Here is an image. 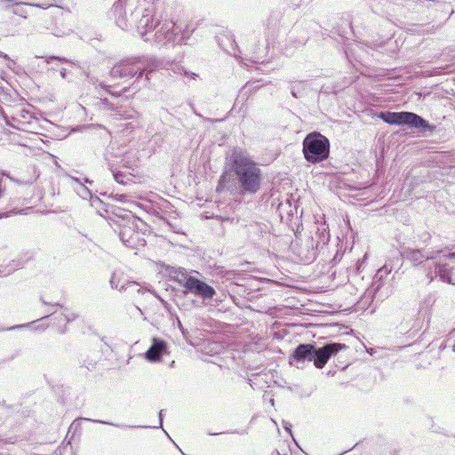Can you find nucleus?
Here are the masks:
<instances>
[{
  "label": "nucleus",
  "instance_id": "5701e85b",
  "mask_svg": "<svg viewBox=\"0 0 455 455\" xmlns=\"http://www.w3.org/2000/svg\"><path fill=\"white\" fill-rule=\"evenodd\" d=\"M85 420H90V419H84ZM91 421L96 422V423H101V424H107L111 425L119 428H130V427H137L136 426H130L126 424H117V423H112L103 420H98V419H91ZM138 427H140V426ZM142 427H148V426H143Z\"/></svg>",
  "mask_w": 455,
  "mask_h": 455
},
{
  "label": "nucleus",
  "instance_id": "4c0bfd02",
  "mask_svg": "<svg viewBox=\"0 0 455 455\" xmlns=\"http://www.w3.org/2000/svg\"><path fill=\"white\" fill-rule=\"evenodd\" d=\"M0 58L9 60L8 56L6 54L3 53L2 52H0Z\"/></svg>",
  "mask_w": 455,
  "mask_h": 455
},
{
  "label": "nucleus",
  "instance_id": "ddd939ff",
  "mask_svg": "<svg viewBox=\"0 0 455 455\" xmlns=\"http://www.w3.org/2000/svg\"><path fill=\"white\" fill-rule=\"evenodd\" d=\"M52 61H60V62H66V63L70 62V60H68L66 58H60V57H57V56H50L46 59L39 57V56H35L33 58V60H30V66L32 65V68L36 72L42 73L44 70L50 69L48 66Z\"/></svg>",
  "mask_w": 455,
  "mask_h": 455
},
{
  "label": "nucleus",
  "instance_id": "b1692460",
  "mask_svg": "<svg viewBox=\"0 0 455 455\" xmlns=\"http://www.w3.org/2000/svg\"><path fill=\"white\" fill-rule=\"evenodd\" d=\"M60 318L63 319L65 323H69L77 318V315L74 312H68L65 314H60Z\"/></svg>",
  "mask_w": 455,
  "mask_h": 455
},
{
  "label": "nucleus",
  "instance_id": "412c9836",
  "mask_svg": "<svg viewBox=\"0 0 455 455\" xmlns=\"http://www.w3.org/2000/svg\"><path fill=\"white\" fill-rule=\"evenodd\" d=\"M26 204H27L26 199H23L22 202L20 203V199H18L16 197L12 198V203H11V205H12L11 212H14V213H25L26 210L28 209V207L26 206Z\"/></svg>",
  "mask_w": 455,
  "mask_h": 455
},
{
  "label": "nucleus",
  "instance_id": "7c9ffc66",
  "mask_svg": "<svg viewBox=\"0 0 455 455\" xmlns=\"http://www.w3.org/2000/svg\"><path fill=\"white\" fill-rule=\"evenodd\" d=\"M126 291H129V292H131V293H132V292H138V293H140V292H141V288H140V287H139V285H138V286H137V288L132 287V288H130L129 290H127Z\"/></svg>",
  "mask_w": 455,
  "mask_h": 455
},
{
  "label": "nucleus",
  "instance_id": "f704fd0d",
  "mask_svg": "<svg viewBox=\"0 0 455 455\" xmlns=\"http://www.w3.org/2000/svg\"><path fill=\"white\" fill-rule=\"evenodd\" d=\"M34 196L36 198V200L39 201L43 198V192L40 191L38 194L35 195Z\"/></svg>",
  "mask_w": 455,
  "mask_h": 455
},
{
  "label": "nucleus",
  "instance_id": "6e6552de",
  "mask_svg": "<svg viewBox=\"0 0 455 455\" xmlns=\"http://www.w3.org/2000/svg\"><path fill=\"white\" fill-rule=\"evenodd\" d=\"M178 27L172 20L157 21L154 26V35L151 41L154 40L159 45H165L168 43L175 42L179 36Z\"/></svg>",
  "mask_w": 455,
  "mask_h": 455
},
{
  "label": "nucleus",
  "instance_id": "473e14b6",
  "mask_svg": "<svg viewBox=\"0 0 455 455\" xmlns=\"http://www.w3.org/2000/svg\"><path fill=\"white\" fill-rule=\"evenodd\" d=\"M26 327H27V324H20V325H15V326L10 327L7 330H15V329H20V328H26Z\"/></svg>",
  "mask_w": 455,
  "mask_h": 455
},
{
  "label": "nucleus",
  "instance_id": "f03ea898",
  "mask_svg": "<svg viewBox=\"0 0 455 455\" xmlns=\"http://www.w3.org/2000/svg\"><path fill=\"white\" fill-rule=\"evenodd\" d=\"M233 170L237 189L242 195H255L261 186L262 171L250 157L239 153L234 156Z\"/></svg>",
  "mask_w": 455,
  "mask_h": 455
},
{
  "label": "nucleus",
  "instance_id": "393cba45",
  "mask_svg": "<svg viewBox=\"0 0 455 455\" xmlns=\"http://www.w3.org/2000/svg\"><path fill=\"white\" fill-rule=\"evenodd\" d=\"M55 320L58 321L57 323V331L60 333H63L65 331V326L68 323H65L63 319L60 318V315L55 317Z\"/></svg>",
  "mask_w": 455,
  "mask_h": 455
},
{
  "label": "nucleus",
  "instance_id": "cd10ccee",
  "mask_svg": "<svg viewBox=\"0 0 455 455\" xmlns=\"http://www.w3.org/2000/svg\"><path fill=\"white\" fill-rule=\"evenodd\" d=\"M42 301L44 304L45 305H48L52 307H61L60 304L57 301H53V300H46L44 299H42Z\"/></svg>",
  "mask_w": 455,
  "mask_h": 455
},
{
  "label": "nucleus",
  "instance_id": "0eeeda50",
  "mask_svg": "<svg viewBox=\"0 0 455 455\" xmlns=\"http://www.w3.org/2000/svg\"><path fill=\"white\" fill-rule=\"evenodd\" d=\"M392 267L385 264L376 272L373 276V281L371 286L366 290L364 294L361 299V302L363 304L371 303L374 298L378 297L379 299L382 300L384 298L387 297L389 294L388 287L382 291L385 286V281L387 275L391 273Z\"/></svg>",
  "mask_w": 455,
  "mask_h": 455
},
{
  "label": "nucleus",
  "instance_id": "c85d7f7f",
  "mask_svg": "<svg viewBox=\"0 0 455 455\" xmlns=\"http://www.w3.org/2000/svg\"><path fill=\"white\" fill-rule=\"evenodd\" d=\"M163 412H164V410H161L158 413V417H159V426L158 427H162L163 426ZM155 428H157V427H154Z\"/></svg>",
  "mask_w": 455,
  "mask_h": 455
},
{
  "label": "nucleus",
  "instance_id": "1a4fd4ad",
  "mask_svg": "<svg viewBox=\"0 0 455 455\" xmlns=\"http://www.w3.org/2000/svg\"><path fill=\"white\" fill-rule=\"evenodd\" d=\"M131 22L137 23V30L144 41H151V37L148 36V34L153 32L154 23L152 12L148 9L143 11L136 9L131 13Z\"/></svg>",
  "mask_w": 455,
  "mask_h": 455
},
{
  "label": "nucleus",
  "instance_id": "423d86ee",
  "mask_svg": "<svg viewBox=\"0 0 455 455\" xmlns=\"http://www.w3.org/2000/svg\"><path fill=\"white\" fill-rule=\"evenodd\" d=\"M379 116L387 124L396 125H407L411 128L419 129L421 132L426 131L434 132L435 126L430 124L420 116L407 111L402 112H380Z\"/></svg>",
  "mask_w": 455,
  "mask_h": 455
},
{
  "label": "nucleus",
  "instance_id": "f3484780",
  "mask_svg": "<svg viewBox=\"0 0 455 455\" xmlns=\"http://www.w3.org/2000/svg\"><path fill=\"white\" fill-rule=\"evenodd\" d=\"M168 275L171 279L185 288L188 285V280L193 278V276L189 275L187 270L183 267H171L168 268Z\"/></svg>",
  "mask_w": 455,
  "mask_h": 455
},
{
  "label": "nucleus",
  "instance_id": "9b49d317",
  "mask_svg": "<svg viewBox=\"0 0 455 455\" xmlns=\"http://www.w3.org/2000/svg\"><path fill=\"white\" fill-rule=\"evenodd\" d=\"M188 281V283L186 287L187 291L199 296L204 299H211L216 293L212 286L194 276Z\"/></svg>",
  "mask_w": 455,
  "mask_h": 455
},
{
  "label": "nucleus",
  "instance_id": "dca6fc26",
  "mask_svg": "<svg viewBox=\"0 0 455 455\" xmlns=\"http://www.w3.org/2000/svg\"><path fill=\"white\" fill-rule=\"evenodd\" d=\"M110 285L113 289L127 291L132 287L137 288L138 283L133 281H127L121 272L115 271L110 279Z\"/></svg>",
  "mask_w": 455,
  "mask_h": 455
},
{
  "label": "nucleus",
  "instance_id": "c9c22d12",
  "mask_svg": "<svg viewBox=\"0 0 455 455\" xmlns=\"http://www.w3.org/2000/svg\"><path fill=\"white\" fill-rule=\"evenodd\" d=\"M60 76H61L62 78H66V77H67V72H66V69H65V68H62V69L60 70Z\"/></svg>",
  "mask_w": 455,
  "mask_h": 455
},
{
  "label": "nucleus",
  "instance_id": "f8f14e48",
  "mask_svg": "<svg viewBox=\"0 0 455 455\" xmlns=\"http://www.w3.org/2000/svg\"><path fill=\"white\" fill-rule=\"evenodd\" d=\"M37 123V118L33 116L32 111L30 110V149L37 148L43 151H45L47 148V142L50 140H44V138H48L45 135H43L39 132L36 131L35 124Z\"/></svg>",
  "mask_w": 455,
  "mask_h": 455
},
{
  "label": "nucleus",
  "instance_id": "58836bf2",
  "mask_svg": "<svg viewBox=\"0 0 455 455\" xmlns=\"http://www.w3.org/2000/svg\"><path fill=\"white\" fill-rule=\"evenodd\" d=\"M103 104H106L108 106L109 105L108 102L107 101V100H104Z\"/></svg>",
  "mask_w": 455,
  "mask_h": 455
},
{
  "label": "nucleus",
  "instance_id": "2f4dec72",
  "mask_svg": "<svg viewBox=\"0 0 455 455\" xmlns=\"http://www.w3.org/2000/svg\"><path fill=\"white\" fill-rule=\"evenodd\" d=\"M188 32L187 30L183 31V32H182V34H181V36L179 37L178 42H179V43H181V42L183 41V39H184L186 36H188Z\"/></svg>",
  "mask_w": 455,
  "mask_h": 455
},
{
  "label": "nucleus",
  "instance_id": "bb28decb",
  "mask_svg": "<svg viewBox=\"0 0 455 455\" xmlns=\"http://www.w3.org/2000/svg\"><path fill=\"white\" fill-rule=\"evenodd\" d=\"M89 200L91 201V205L92 207H95L96 209H98L100 205L103 204V202L98 196H93L92 195V197L89 198Z\"/></svg>",
  "mask_w": 455,
  "mask_h": 455
},
{
  "label": "nucleus",
  "instance_id": "4be33fe9",
  "mask_svg": "<svg viewBox=\"0 0 455 455\" xmlns=\"http://www.w3.org/2000/svg\"><path fill=\"white\" fill-rule=\"evenodd\" d=\"M112 156H113L112 153L110 151V148H108L105 153V159L108 163L109 168L113 172V176L115 178L116 181L118 183H124V180H122V177H123L122 173L114 172V171L112 170L113 166L115 165Z\"/></svg>",
  "mask_w": 455,
  "mask_h": 455
},
{
  "label": "nucleus",
  "instance_id": "9d476101",
  "mask_svg": "<svg viewBox=\"0 0 455 455\" xmlns=\"http://www.w3.org/2000/svg\"><path fill=\"white\" fill-rule=\"evenodd\" d=\"M345 348H347V346L342 343H328L319 348L315 347L312 361H314V364L316 368L322 369L331 355Z\"/></svg>",
  "mask_w": 455,
  "mask_h": 455
},
{
  "label": "nucleus",
  "instance_id": "7ed1b4c3",
  "mask_svg": "<svg viewBox=\"0 0 455 455\" xmlns=\"http://www.w3.org/2000/svg\"><path fill=\"white\" fill-rule=\"evenodd\" d=\"M158 66L159 62L152 56L132 57L115 65L110 70V76L115 78L130 79L134 76L140 78L146 72V79L148 80V74L156 69Z\"/></svg>",
  "mask_w": 455,
  "mask_h": 455
},
{
  "label": "nucleus",
  "instance_id": "e433bc0d",
  "mask_svg": "<svg viewBox=\"0 0 455 455\" xmlns=\"http://www.w3.org/2000/svg\"><path fill=\"white\" fill-rule=\"evenodd\" d=\"M179 329H180V331H182L183 335L185 336L186 335V331L180 323V321H179Z\"/></svg>",
  "mask_w": 455,
  "mask_h": 455
},
{
  "label": "nucleus",
  "instance_id": "aec40b11",
  "mask_svg": "<svg viewBox=\"0 0 455 455\" xmlns=\"http://www.w3.org/2000/svg\"><path fill=\"white\" fill-rule=\"evenodd\" d=\"M53 313L54 311L52 312L51 310H46L44 312V315L41 316L40 318L35 321H30V330H45L49 325L48 318Z\"/></svg>",
  "mask_w": 455,
  "mask_h": 455
},
{
  "label": "nucleus",
  "instance_id": "f257e3e1",
  "mask_svg": "<svg viewBox=\"0 0 455 455\" xmlns=\"http://www.w3.org/2000/svg\"><path fill=\"white\" fill-rule=\"evenodd\" d=\"M402 256L415 266L425 262L424 267L430 282L439 276L444 283H455V252L443 254L442 251L427 252L408 247L403 250Z\"/></svg>",
  "mask_w": 455,
  "mask_h": 455
},
{
  "label": "nucleus",
  "instance_id": "ea45409f",
  "mask_svg": "<svg viewBox=\"0 0 455 455\" xmlns=\"http://www.w3.org/2000/svg\"><path fill=\"white\" fill-rule=\"evenodd\" d=\"M251 62H253V63H259V60H251Z\"/></svg>",
  "mask_w": 455,
  "mask_h": 455
},
{
  "label": "nucleus",
  "instance_id": "c756f323",
  "mask_svg": "<svg viewBox=\"0 0 455 455\" xmlns=\"http://www.w3.org/2000/svg\"><path fill=\"white\" fill-rule=\"evenodd\" d=\"M284 429L291 435V425L289 422L283 421Z\"/></svg>",
  "mask_w": 455,
  "mask_h": 455
},
{
  "label": "nucleus",
  "instance_id": "72a5a7b5",
  "mask_svg": "<svg viewBox=\"0 0 455 455\" xmlns=\"http://www.w3.org/2000/svg\"><path fill=\"white\" fill-rule=\"evenodd\" d=\"M29 6H37V7H41V8H43V9H46L47 7L51 6V4H43V5H38V4H29Z\"/></svg>",
  "mask_w": 455,
  "mask_h": 455
},
{
  "label": "nucleus",
  "instance_id": "4468645a",
  "mask_svg": "<svg viewBox=\"0 0 455 455\" xmlns=\"http://www.w3.org/2000/svg\"><path fill=\"white\" fill-rule=\"evenodd\" d=\"M167 346L164 340L154 339L152 345L145 354V357L149 362H158L162 355L166 351Z\"/></svg>",
  "mask_w": 455,
  "mask_h": 455
},
{
  "label": "nucleus",
  "instance_id": "a878e982",
  "mask_svg": "<svg viewBox=\"0 0 455 455\" xmlns=\"http://www.w3.org/2000/svg\"><path fill=\"white\" fill-rule=\"evenodd\" d=\"M251 231L258 230L260 233L259 235H261L262 234L267 233V227L266 225H262V224H255V225H251Z\"/></svg>",
  "mask_w": 455,
  "mask_h": 455
},
{
  "label": "nucleus",
  "instance_id": "20e7f679",
  "mask_svg": "<svg viewBox=\"0 0 455 455\" xmlns=\"http://www.w3.org/2000/svg\"><path fill=\"white\" fill-rule=\"evenodd\" d=\"M113 222L116 226L115 231L118 233L120 240L124 245L135 248L138 245L140 226L144 223L132 214L131 211L116 208L113 211Z\"/></svg>",
  "mask_w": 455,
  "mask_h": 455
},
{
  "label": "nucleus",
  "instance_id": "6ab92c4d",
  "mask_svg": "<svg viewBox=\"0 0 455 455\" xmlns=\"http://www.w3.org/2000/svg\"><path fill=\"white\" fill-rule=\"evenodd\" d=\"M124 0H118L115 4V12L117 17L116 20V25L122 29H126L128 28V20L125 16V12L123 11V2Z\"/></svg>",
  "mask_w": 455,
  "mask_h": 455
},
{
  "label": "nucleus",
  "instance_id": "a211bd4d",
  "mask_svg": "<svg viewBox=\"0 0 455 455\" xmlns=\"http://www.w3.org/2000/svg\"><path fill=\"white\" fill-rule=\"evenodd\" d=\"M70 179L76 184L75 190L76 194L83 199H89L92 197L91 190L86 187V184L92 185V180L88 178L79 179L76 177L70 176Z\"/></svg>",
  "mask_w": 455,
  "mask_h": 455
},
{
  "label": "nucleus",
  "instance_id": "2eb2a0df",
  "mask_svg": "<svg viewBox=\"0 0 455 455\" xmlns=\"http://www.w3.org/2000/svg\"><path fill=\"white\" fill-rule=\"evenodd\" d=\"M313 352H315L313 344H300L294 349L292 358L297 363L311 362Z\"/></svg>",
  "mask_w": 455,
  "mask_h": 455
},
{
  "label": "nucleus",
  "instance_id": "39448f33",
  "mask_svg": "<svg viewBox=\"0 0 455 455\" xmlns=\"http://www.w3.org/2000/svg\"><path fill=\"white\" fill-rule=\"evenodd\" d=\"M305 159L310 164H317L328 158L330 154L329 140L318 132L308 133L302 142Z\"/></svg>",
  "mask_w": 455,
  "mask_h": 455
}]
</instances>
